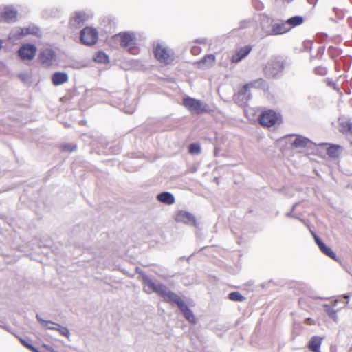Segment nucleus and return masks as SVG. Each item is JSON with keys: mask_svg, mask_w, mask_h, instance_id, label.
<instances>
[{"mask_svg": "<svg viewBox=\"0 0 352 352\" xmlns=\"http://www.w3.org/2000/svg\"><path fill=\"white\" fill-rule=\"evenodd\" d=\"M136 271L141 276L145 292L147 294L155 292L163 298L166 302L176 304L187 320L192 323L195 322V317L192 311L177 294L170 291L165 285L151 280L139 267L136 268Z\"/></svg>", "mask_w": 352, "mask_h": 352, "instance_id": "1", "label": "nucleus"}, {"mask_svg": "<svg viewBox=\"0 0 352 352\" xmlns=\"http://www.w3.org/2000/svg\"><path fill=\"white\" fill-rule=\"evenodd\" d=\"M115 38L116 40L119 41L120 46L126 49L129 53L133 54L138 53L136 35L134 32H121L116 34Z\"/></svg>", "mask_w": 352, "mask_h": 352, "instance_id": "2", "label": "nucleus"}, {"mask_svg": "<svg viewBox=\"0 0 352 352\" xmlns=\"http://www.w3.org/2000/svg\"><path fill=\"white\" fill-rule=\"evenodd\" d=\"M182 104L192 114L199 115L210 111L206 102L189 96L183 98Z\"/></svg>", "mask_w": 352, "mask_h": 352, "instance_id": "3", "label": "nucleus"}, {"mask_svg": "<svg viewBox=\"0 0 352 352\" xmlns=\"http://www.w3.org/2000/svg\"><path fill=\"white\" fill-rule=\"evenodd\" d=\"M154 54L155 58L161 63L170 64L174 60L172 50L160 43H157L154 46Z\"/></svg>", "mask_w": 352, "mask_h": 352, "instance_id": "4", "label": "nucleus"}, {"mask_svg": "<svg viewBox=\"0 0 352 352\" xmlns=\"http://www.w3.org/2000/svg\"><path fill=\"white\" fill-rule=\"evenodd\" d=\"M283 69V63L277 58H272L266 63L263 72L267 77L273 78L280 73Z\"/></svg>", "mask_w": 352, "mask_h": 352, "instance_id": "5", "label": "nucleus"}, {"mask_svg": "<svg viewBox=\"0 0 352 352\" xmlns=\"http://www.w3.org/2000/svg\"><path fill=\"white\" fill-rule=\"evenodd\" d=\"M80 41L86 45H92L96 43L98 34L96 29L91 27H85L80 31Z\"/></svg>", "mask_w": 352, "mask_h": 352, "instance_id": "6", "label": "nucleus"}, {"mask_svg": "<svg viewBox=\"0 0 352 352\" xmlns=\"http://www.w3.org/2000/svg\"><path fill=\"white\" fill-rule=\"evenodd\" d=\"M263 30L267 35L276 36L288 32L291 27L287 25L286 21H272L269 28Z\"/></svg>", "mask_w": 352, "mask_h": 352, "instance_id": "7", "label": "nucleus"}, {"mask_svg": "<svg viewBox=\"0 0 352 352\" xmlns=\"http://www.w3.org/2000/svg\"><path fill=\"white\" fill-rule=\"evenodd\" d=\"M177 222L183 223L188 226H197L196 217L190 212L180 210L179 211L175 217Z\"/></svg>", "mask_w": 352, "mask_h": 352, "instance_id": "8", "label": "nucleus"}, {"mask_svg": "<svg viewBox=\"0 0 352 352\" xmlns=\"http://www.w3.org/2000/svg\"><path fill=\"white\" fill-rule=\"evenodd\" d=\"M278 119V115L276 112L269 110L261 115L259 122L262 126L270 127L274 125Z\"/></svg>", "mask_w": 352, "mask_h": 352, "instance_id": "9", "label": "nucleus"}, {"mask_svg": "<svg viewBox=\"0 0 352 352\" xmlns=\"http://www.w3.org/2000/svg\"><path fill=\"white\" fill-rule=\"evenodd\" d=\"M36 47L32 44H23L19 50V57L23 60H32L36 55Z\"/></svg>", "mask_w": 352, "mask_h": 352, "instance_id": "10", "label": "nucleus"}, {"mask_svg": "<svg viewBox=\"0 0 352 352\" xmlns=\"http://www.w3.org/2000/svg\"><path fill=\"white\" fill-rule=\"evenodd\" d=\"M251 96L250 89L248 85H245L235 96L234 100L239 106H244L251 98Z\"/></svg>", "mask_w": 352, "mask_h": 352, "instance_id": "11", "label": "nucleus"}, {"mask_svg": "<svg viewBox=\"0 0 352 352\" xmlns=\"http://www.w3.org/2000/svg\"><path fill=\"white\" fill-rule=\"evenodd\" d=\"M292 146L298 148H310L312 149L316 144L308 138L302 135H296L294 140L292 143Z\"/></svg>", "mask_w": 352, "mask_h": 352, "instance_id": "12", "label": "nucleus"}, {"mask_svg": "<svg viewBox=\"0 0 352 352\" xmlns=\"http://www.w3.org/2000/svg\"><path fill=\"white\" fill-rule=\"evenodd\" d=\"M252 47L249 45H245L236 50L231 57V61L234 63H237L241 60L245 58L251 52Z\"/></svg>", "mask_w": 352, "mask_h": 352, "instance_id": "13", "label": "nucleus"}, {"mask_svg": "<svg viewBox=\"0 0 352 352\" xmlns=\"http://www.w3.org/2000/svg\"><path fill=\"white\" fill-rule=\"evenodd\" d=\"M87 16L85 12H77L71 18L69 24L73 28H79L86 21Z\"/></svg>", "mask_w": 352, "mask_h": 352, "instance_id": "14", "label": "nucleus"}, {"mask_svg": "<svg viewBox=\"0 0 352 352\" xmlns=\"http://www.w3.org/2000/svg\"><path fill=\"white\" fill-rule=\"evenodd\" d=\"M215 62V56L214 54H208L201 60L197 62V67L201 69H206L211 67Z\"/></svg>", "mask_w": 352, "mask_h": 352, "instance_id": "15", "label": "nucleus"}, {"mask_svg": "<svg viewBox=\"0 0 352 352\" xmlns=\"http://www.w3.org/2000/svg\"><path fill=\"white\" fill-rule=\"evenodd\" d=\"M18 12L16 8L12 6L5 7L3 12V19L7 22L14 21L16 19Z\"/></svg>", "mask_w": 352, "mask_h": 352, "instance_id": "16", "label": "nucleus"}, {"mask_svg": "<svg viewBox=\"0 0 352 352\" xmlns=\"http://www.w3.org/2000/svg\"><path fill=\"white\" fill-rule=\"evenodd\" d=\"M42 63L50 65L52 63L54 58V52L51 49H45L40 55Z\"/></svg>", "mask_w": 352, "mask_h": 352, "instance_id": "17", "label": "nucleus"}, {"mask_svg": "<svg viewBox=\"0 0 352 352\" xmlns=\"http://www.w3.org/2000/svg\"><path fill=\"white\" fill-rule=\"evenodd\" d=\"M68 80V75L65 72H55L52 76V83L56 86L62 85Z\"/></svg>", "mask_w": 352, "mask_h": 352, "instance_id": "18", "label": "nucleus"}, {"mask_svg": "<svg viewBox=\"0 0 352 352\" xmlns=\"http://www.w3.org/2000/svg\"><path fill=\"white\" fill-rule=\"evenodd\" d=\"M322 338L314 336L311 338L308 343L309 349L313 352H320Z\"/></svg>", "mask_w": 352, "mask_h": 352, "instance_id": "19", "label": "nucleus"}, {"mask_svg": "<svg viewBox=\"0 0 352 352\" xmlns=\"http://www.w3.org/2000/svg\"><path fill=\"white\" fill-rule=\"evenodd\" d=\"M157 200L163 204L171 205L175 203V197L170 192H163L157 195Z\"/></svg>", "mask_w": 352, "mask_h": 352, "instance_id": "20", "label": "nucleus"}, {"mask_svg": "<svg viewBox=\"0 0 352 352\" xmlns=\"http://www.w3.org/2000/svg\"><path fill=\"white\" fill-rule=\"evenodd\" d=\"M245 85H248V87L249 89L256 88V89H261L264 90L265 88L267 87L266 81L263 78H258V79L254 80Z\"/></svg>", "mask_w": 352, "mask_h": 352, "instance_id": "21", "label": "nucleus"}, {"mask_svg": "<svg viewBox=\"0 0 352 352\" xmlns=\"http://www.w3.org/2000/svg\"><path fill=\"white\" fill-rule=\"evenodd\" d=\"M338 121L341 127V132L348 134L349 130L352 126V122L346 118H340Z\"/></svg>", "mask_w": 352, "mask_h": 352, "instance_id": "22", "label": "nucleus"}, {"mask_svg": "<svg viewBox=\"0 0 352 352\" xmlns=\"http://www.w3.org/2000/svg\"><path fill=\"white\" fill-rule=\"evenodd\" d=\"M36 318L41 322L43 327L47 329L56 330L58 324L50 320H45L38 314L36 315Z\"/></svg>", "mask_w": 352, "mask_h": 352, "instance_id": "23", "label": "nucleus"}, {"mask_svg": "<svg viewBox=\"0 0 352 352\" xmlns=\"http://www.w3.org/2000/svg\"><path fill=\"white\" fill-rule=\"evenodd\" d=\"M24 31L25 30H23V28H15L10 32L8 38L10 40L19 39L21 37L25 36Z\"/></svg>", "mask_w": 352, "mask_h": 352, "instance_id": "24", "label": "nucleus"}, {"mask_svg": "<svg viewBox=\"0 0 352 352\" xmlns=\"http://www.w3.org/2000/svg\"><path fill=\"white\" fill-rule=\"evenodd\" d=\"M285 21H286L287 25L289 27H291V29H292L293 27L301 25L304 21V19L301 16H292V17L288 19Z\"/></svg>", "mask_w": 352, "mask_h": 352, "instance_id": "25", "label": "nucleus"}, {"mask_svg": "<svg viewBox=\"0 0 352 352\" xmlns=\"http://www.w3.org/2000/svg\"><path fill=\"white\" fill-rule=\"evenodd\" d=\"M24 31L25 36L28 34L35 35L37 36H40L41 35V32L38 27L34 25H30L27 28H23Z\"/></svg>", "mask_w": 352, "mask_h": 352, "instance_id": "26", "label": "nucleus"}, {"mask_svg": "<svg viewBox=\"0 0 352 352\" xmlns=\"http://www.w3.org/2000/svg\"><path fill=\"white\" fill-rule=\"evenodd\" d=\"M340 146L332 145L327 148V153L330 157L336 158L340 155Z\"/></svg>", "mask_w": 352, "mask_h": 352, "instance_id": "27", "label": "nucleus"}, {"mask_svg": "<svg viewBox=\"0 0 352 352\" xmlns=\"http://www.w3.org/2000/svg\"><path fill=\"white\" fill-rule=\"evenodd\" d=\"M94 60L100 63H106L109 61L108 56L103 52H98L94 57Z\"/></svg>", "mask_w": 352, "mask_h": 352, "instance_id": "28", "label": "nucleus"}, {"mask_svg": "<svg viewBox=\"0 0 352 352\" xmlns=\"http://www.w3.org/2000/svg\"><path fill=\"white\" fill-rule=\"evenodd\" d=\"M319 248L320 251L326 256H329L332 259H336V254L329 247L327 246L324 243L322 245H321Z\"/></svg>", "mask_w": 352, "mask_h": 352, "instance_id": "29", "label": "nucleus"}, {"mask_svg": "<svg viewBox=\"0 0 352 352\" xmlns=\"http://www.w3.org/2000/svg\"><path fill=\"white\" fill-rule=\"evenodd\" d=\"M324 310L329 315V316L332 318L335 322L338 321V315L337 311L332 309L329 305L325 304L324 305Z\"/></svg>", "mask_w": 352, "mask_h": 352, "instance_id": "30", "label": "nucleus"}, {"mask_svg": "<svg viewBox=\"0 0 352 352\" xmlns=\"http://www.w3.org/2000/svg\"><path fill=\"white\" fill-rule=\"evenodd\" d=\"M229 299L235 302H241L245 300V297L238 292H232L229 294Z\"/></svg>", "mask_w": 352, "mask_h": 352, "instance_id": "31", "label": "nucleus"}, {"mask_svg": "<svg viewBox=\"0 0 352 352\" xmlns=\"http://www.w3.org/2000/svg\"><path fill=\"white\" fill-rule=\"evenodd\" d=\"M188 152L191 155H198L201 153V146L199 144L193 143L190 144Z\"/></svg>", "mask_w": 352, "mask_h": 352, "instance_id": "32", "label": "nucleus"}, {"mask_svg": "<svg viewBox=\"0 0 352 352\" xmlns=\"http://www.w3.org/2000/svg\"><path fill=\"white\" fill-rule=\"evenodd\" d=\"M56 331H59L62 336H64L67 338H68L70 335L69 329L67 327H63L60 324H57Z\"/></svg>", "mask_w": 352, "mask_h": 352, "instance_id": "33", "label": "nucleus"}, {"mask_svg": "<svg viewBox=\"0 0 352 352\" xmlns=\"http://www.w3.org/2000/svg\"><path fill=\"white\" fill-rule=\"evenodd\" d=\"M20 341L21 342V344L26 346L28 349H29L30 351H32V352H38V349L36 348H35L33 345H32L31 344L28 343L26 340H25L24 339H22L21 338L20 339Z\"/></svg>", "mask_w": 352, "mask_h": 352, "instance_id": "34", "label": "nucleus"}, {"mask_svg": "<svg viewBox=\"0 0 352 352\" xmlns=\"http://www.w3.org/2000/svg\"><path fill=\"white\" fill-rule=\"evenodd\" d=\"M76 148L77 146L75 144H65L63 146V150L69 152L75 151Z\"/></svg>", "mask_w": 352, "mask_h": 352, "instance_id": "35", "label": "nucleus"}, {"mask_svg": "<svg viewBox=\"0 0 352 352\" xmlns=\"http://www.w3.org/2000/svg\"><path fill=\"white\" fill-rule=\"evenodd\" d=\"M315 72L318 75L324 76L327 74V69L322 67H318L315 69Z\"/></svg>", "mask_w": 352, "mask_h": 352, "instance_id": "36", "label": "nucleus"}, {"mask_svg": "<svg viewBox=\"0 0 352 352\" xmlns=\"http://www.w3.org/2000/svg\"><path fill=\"white\" fill-rule=\"evenodd\" d=\"M313 236L314 238L316 243L318 245V248L324 244L323 241L318 237L315 233L312 232Z\"/></svg>", "mask_w": 352, "mask_h": 352, "instance_id": "37", "label": "nucleus"}, {"mask_svg": "<svg viewBox=\"0 0 352 352\" xmlns=\"http://www.w3.org/2000/svg\"><path fill=\"white\" fill-rule=\"evenodd\" d=\"M196 41L199 43L206 45H211V41H210L207 38H199Z\"/></svg>", "mask_w": 352, "mask_h": 352, "instance_id": "38", "label": "nucleus"}, {"mask_svg": "<svg viewBox=\"0 0 352 352\" xmlns=\"http://www.w3.org/2000/svg\"><path fill=\"white\" fill-rule=\"evenodd\" d=\"M297 205H298V204H295L293 205L292 211L286 213V214H285L286 217H293V218L298 219V217L295 214H293V212H294V210H295V208H296Z\"/></svg>", "mask_w": 352, "mask_h": 352, "instance_id": "39", "label": "nucleus"}, {"mask_svg": "<svg viewBox=\"0 0 352 352\" xmlns=\"http://www.w3.org/2000/svg\"><path fill=\"white\" fill-rule=\"evenodd\" d=\"M19 77L23 82H25L28 78V75L25 74H19Z\"/></svg>", "mask_w": 352, "mask_h": 352, "instance_id": "40", "label": "nucleus"}, {"mask_svg": "<svg viewBox=\"0 0 352 352\" xmlns=\"http://www.w3.org/2000/svg\"><path fill=\"white\" fill-rule=\"evenodd\" d=\"M200 51V49L199 47H197V46H194L192 50H191V52L192 54H197L199 53Z\"/></svg>", "mask_w": 352, "mask_h": 352, "instance_id": "41", "label": "nucleus"}, {"mask_svg": "<svg viewBox=\"0 0 352 352\" xmlns=\"http://www.w3.org/2000/svg\"><path fill=\"white\" fill-rule=\"evenodd\" d=\"M305 322L307 324H314L313 320L311 318H306Z\"/></svg>", "mask_w": 352, "mask_h": 352, "instance_id": "42", "label": "nucleus"}, {"mask_svg": "<svg viewBox=\"0 0 352 352\" xmlns=\"http://www.w3.org/2000/svg\"><path fill=\"white\" fill-rule=\"evenodd\" d=\"M3 19V12L1 11V10L0 9V21Z\"/></svg>", "mask_w": 352, "mask_h": 352, "instance_id": "43", "label": "nucleus"}, {"mask_svg": "<svg viewBox=\"0 0 352 352\" xmlns=\"http://www.w3.org/2000/svg\"><path fill=\"white\" fill-rule=\"evenodd\" d=\"M343 297H344V298H345V299H349V295H348V294H344V295L343 296Z\"/></svg>", "mask_w": 352, "mask_h": 352, "instance_id": "44", "label": "nucleus"}, {"mask_svg": "<svg viewBox=\"0 0 352 352\" xmlns=\"http://www.w3.org/2000/svg\"><path fill=\"white\" fill-rule=\"evenodd\" d=\"M2 47H3V42L1 40H0V50H1Z\"/></svg>", "mask_w": 352, "mask_h": 352, "instance_id": "45", "label": "nucleus"}, {"mask_svg": "<svg viewBox=\"0 0 352 352\" xmlns=\"http://www.w3.org/2000/svg\"><path fill=\"white\" fill-rule=\"evenodd\" d=\"M348 133H350V134L352 135V126H351V127L350 128V129L349 130Z\"/></svg>", "mask_w": 352, "mask_h": 352, "instance_id": "46", "label": "nucleus"}, {"mask_svg": "<svg viewBox=\"0 0 352 352\" xmlns=\"http://www.w3.org/2000/svg\"><path fill=\"white\" fill-rule=\"evenodd\" d=\"M338 300H336L334 301V304H333V305H334V306H336V305H337V304H338Z\"/></svg>", "mask_w": 352, "mask_h": 352, "instance_id": "47", "label": "nucleus"}, {"mask_svg": "<svg viewBox=\"0 0 352 352\" xmlns=\"http://www.w3.org/2000/svg\"><path fill=\"white\" fill-rule=\"evenodd\" d=\"M287 3L292 2L293 0H286Z\"/></svg>", "mask_w": 352, "mask_h": 352, "instance_id": "48", "label": "nucleus"}, {"mask_svg": "<svg viewBox=\"0 0 352 352\" xmlns=\"http://www.w3.org/2000/svg\"><path fill=\"white\" fill-rule=\"evenodd\" d=\"M0 327H3V325L1 324H0Z\"/></svg>", "mask_w": 352, "mask_h": 352, "instance_id": "49", "label": "nucleus"}]
</instances>
